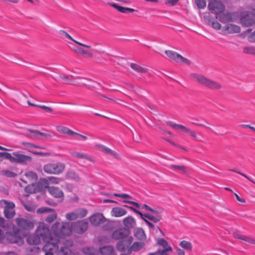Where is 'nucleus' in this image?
<instances>
[{"label":"nucleus","mask_w":255,"mask_h":255,"mask_svg":"<svg viewBox=\"0 0 255 255\" xmlns=\"http://www.w3.org/2000/svg\"><path fill=\"white\" fill-rule=\"evenodd\" d=\"M72 224L67 221L55 222L50 228L48 225L39 223L36 228V233L46 244L54 245V250L59 248L58 244L61 239L69 237L72 235Z\"/></svg>","instance_id":"1"},{"label":"nucleus","mask_w":255,"mask_h":255,"mask_svg":"<svg viewBox=\"0 0 255 255\" xmlns=\"http://www.w3.org/2000/svg\"><path fill=\"white\" fill-rule=\"evenodd\" d=\"M3 157L6 159H8L11 163H14L15 156L13 157L12 155L8 152H0V157Z\"/></svg>","instance_id":"42"},{"label":"nucleus","mask_w":255,"mask_h":255,"mask_svg":"<svg viewBox=\"0 0 255 255\" xmlns=\"http://www.w3.org/2000/svg\"><path fill=\"white\" fill-rule=\"evenodd\" d=\"M1 174L7 177H14L17 175L16 173L8 170H2Z\"/></svg>","instance_id":"49"},{"label":"nucleus","mask_w":255,"mask_h":255,"mask_svg":"<svg viewBox=\"0 0 255 255\" xmlns=\"http://www.w3.org/2000/svg\"><path fill=\"white\" fill-rule=\"evenodd\" d=\"M180 246L183 249L187 251H191L192 249V244L187 241H182L179 244Z\"/></svg>","instance_id":"39"},{"label":"nucleus","mask_w":255,"mask_h":255,"mask_svg":"<svg viewBox=\"0 0 255 255\" xmlns=\"http://www.w3.org/2000/svg\"><path fill=\"white\" fill-rule=\"evenodd\" d=\"M66 176L67 178L73 179L76 181H79L80 180L79 176L73 171H68L66 174Z\"/></svg>","instance_id":"43"},{"label":"nucleus","mask_w":255,"mask_h":255,"mask_svg":"<svg viewBox=\"0 0 255 255\" xmlns=\"http://www.w3.org/2000/svg\"><path fill=\"white\" fill-rule=\"evenodd\" d=\"M204 19L206 22L209 25L211 26L214 29L217 30L221 29L222 25L219 22L214 21L209 17H206Z\"/></svg>","instance_id":"29"},{"label":"nucleus","mask_w":255,"mask_h":255,"mask_svg":"<svg viewBox=\"0 0 255 255\" xmlns=\"http://www.w3.org/2000/svg\"><path fill=\"white\" fill-rule=\"evenodd\" d=\"M156 244L163 248L155 252L158 255H168L167 253L172 251V248L169 245L168 243L163 238H158L156 240Z\"/></svg>","instance_id":"7"},{"label":"nucleus","mask_w":255,"mask_h":255,"mask_svg":"<svg viewBox=\"0 0 255 255\" xmlns=\"http://www.w3.org/2000/svg\"><path fill=\"white\" fill-rule=\"evenodd\" d=\"M208 6L209 10L216 15L221 14L225 9L224 5L221 1L216 0L210 1Z\"/></svg>","instance_id":"6"},{"label":"nucleus","mask_w":255,"mask_h":255,"mask_svg":"<svg viewBox=\"0 0 255 255\" xmlns=\"http://www.w3.org/2000/svg\"><path fill=\"white\" fill-rule=\"evenodd\" d=\"M7 239L11 243L22 245L24 243L22 239L17 233H8L6 235Z\"/></svg>","instance_id":"20"},{"label":"nucleus","mask_w":255,"mask_h":255,"mask_svg":"<svg viewBox=\"0 0 255 255\" xmlns=\"http://www.w3.org/2000/svg\"><path fill=\"white\" fill-rule=\"evenodd\" d=\"M186 133H188L189 135H190L192 137H193L195 140H198V141H201V139L197 137L195 132L194 131L191 130L189 128L188 130H187V132H186Z\"/></svg>","instance_id":"55"},{"label":"nucleus","mask_w":255,"mask_h":255,"mask_svg":"<svg viewBox=\"0 0 255 255\" xmlns=\"http://www.w3.org/2000/svg\"><path fill=\"white\" fill-rule=\"evenodd\" d=\"M71 251L67 247H61L58 252V255H71Z\"/></svg>","instance_id":"44"},{"label":"nucleus","mask_w":255,"mask_h":255,"mask_svg":"<svg viewBox=\"0 0 255 255\" xmlns=\"http://www.w3.org/2000/svg\"><path fill=\"white\" fill-rule=\"evenodd\" d=\"M230 171H233V172H235L236 173H237L240 175H241L242 176L245 177V178H246L247 179H248V180H249L250 181H251L252 182H253L254 184H255V180H253V179H251L249 177H248L247 175H246L244 173H242L241 172H240V171H238V170H236L235 169H230Z\"/></svg>","instance_id":"57"},{"label":"nucleus","mask_w":255,"mask_h":255,"mask_svg":"<svg viewBox=\"0 0 255 255\" xmlns=\"http://www.w3.org/2000/svg\"><path fill=\"white\" fill-rule=\"evenodd\" d=\"M144 217L154 223H158L161 220V217L159 215L153 216L149 214H145Z\"/></svg>","instance_id":"38"},{"label":"nucleus","mask_w":255,"mask_h":255,"mask_svg":"<svg viewBox=\"0 0 255 255\" xmlns=\"http://www.w3.org/2000/svg\"><path fill=\"white\" fill-rule=\"evenodd\" d=\"M58 33L59 36L63 39H70L73 42H74L75 43L78 44L79 45H80L81 46H83L84 47H85L87 49L94 50L92 48V46L91 45H88L85 44L83 43H81L78 41H77L73 39L66 31L64 30H60L58 31Z\"/></svg>","instance_id":"15"},{"label":"nucleus","mask_w":255,"mask_h":255,"mask_svg":"<svg viewBox=\"0 0 255 255\" xmlns=\"http://www.w3.org/2000/svg\"><path fill=\"white\" fill-rule=\"evenodd\" d=\"M65 217L69 221L75 220L78 218L76 211L67 213Z\"/></svg>","instance_id":"48"},{"label":"nucleus","mask_w":255,"mask_h":255,"mask_svg":"<svg viewBox=\"0 0 255 255\" xmlns=\"http://www.w3.org/2000/svg\"><path fill=\"white\" fill-rule=\"evenodd\" d=\"M190 78L198 84L212 90H219L222 89V84L216 81L209 79L203 75L191 73Z\"/></svg>","instance_id":"2"},{"label":"nucleus","mask_w":255,"mask_h":255,"mask_svg":"<svg viewBox=\"0 0 255 255\" xmlns=\"http://www.w3.org/2000/svg\"><path fill=\"white\" fill-rule=\"evenodd\" d=\"M71 154L74 157L81 159H85L89 161L92 160V157L91 156H88L87 154L83 152H73L71 153Z\"/></svg>","instance_id":"36"},{"label":"nucleus","mask_w":255,"mask_h":255,"mask_svg":"<svg viewBox=\"0 0 255 255\" xmlns=\"http://www.w3.org/2000/svg\"><path fill=\"white\" fill-rule=\"evenodd\" d=\"M169 168L174 170H181L184 173H186V167L183 165H177L175 164H171Z\"/></svg>","instance_id":"45"},{"label":"nucleus","mask_w":255,"mask_h":255,"mask_svg":"<svg viewBox=\"0 0 255 255\" xmlns=\"http://www.w3.org/2000/svg\"><path fill=\"white\" fill-rule=\"evenodd\" d=\"M48 192L55 198H60L63 196V192L59 188L50 186L47 188Z\"/></svg>","instance_id":"23"},{"label":"nucleus","mask_w":255,"mask_h":255,"mask_svg":"<svg viewBox=\"0 0 255 255\" xmlns=\"http://www.w3.org/2000/svg\"><path fill=\"white\" fill-rule=\"evenodd\" d=\"M106 219L103 214L98 213L94 214L89 217L91 224L95 226H98L105 222Z\"/></svg>","instance_id":"14"},{"label":"nucleus","mask_w":255,"mask_h":255,"mask_svg":"<svg viewBox=\"0 0 255 255\" xmlns=\"http://www.w3.org/2000/svg\"><path fill=\"white\" fill-rule=\"evenodd\" d=\"M72 224V227L75 232L78 234H82L84 233L88 229V223L85 220L77 221L74 223L69 222ZM72 230V228H71Z\"/></svg>","instance_id":"10"},{"label":"nucleus","mask_w":255,"mask_h":255,"mask_svg":"<svg viewBox=\"0 0 255 255\" xmlns=\"http://www.w3.org/2000/svg\"><path fill=\"white\" fill-rule=\"evenodd\" d=\"M216 18L223 23L230 22L232 20V15L231 13L227 12L226 13H221L216 15Z\"/></svg>","instance_id":"25"},{"label":"nucleus","mask_w":255,"mask_h":255,"mask_svg":"<svg viewBox=\"0 0 255 255\" xmlns=\"http://www.w3.org/2000/svg\"><path fill=\"white\" fill-rule=\"evenodd\" d=\"M15 223L21 230L29 231L34 228L33 222L29 219L17 218L15 219Z\"/></svg>","instance_id":"5"},{"label":"nucleus","mask_w":255,"mask_h":255,"mask_svg":"<svg viewBox=\"0 0 255 255\" xmlns=\"http://www.w3.org/2000/svg\"><path fill=\"white\" fill-rule=\"evenodd\" d=\"M114 196L115 197H121L123 199H126V198L131 199V196L130 195L127 194H125V193H124V194L115 193L114 194Z\"/></svg>","instance_id":"60"},{"label":"nucleus","mask_w":255,"mask_h":255,"mask_svg":"<svg viewBox=\"0 0 255 255\" xmlns=\"http://www.w3.org/2000/svg\"><path fill=\"white\" fill-rule=\"evenodd\" d=\"M76 79H80V81H75V83L77 84L78 86H86L89 88H98L100 86L99 83L90 79L85 78L83 77L76 78Z\"/></svg>","instance_id":"11"},{"label":"nucleus","mask_w":255,"mask_h":255,"mask_svg":"<svg viewBox=\"0 0 255 255\" xmlns=\"http://www.w3.org/2000/svg\"><path fill=\"white\" fill-rule=\"evenodd\" d=\"M65 168L64 163L58 162L56 163H48L43 166V171L49 174L58 175L62 173Z\"/></svg>","instance_id":"3"},{"label":"nucleus","mask_w":255,"mask_h":255,"mask_svg":"<svg viewBox=\"0 0 255 255\" xmlns=\"http://www.w3.org/2000/svg\"><path fill=\"white\" fill-rule=\"evenodd\" d=\"M248 39L250 42L255 43V31L249 36Z\"/></svg>","instance_id":"64"},{"label":"nucleus","mask_w":255,"mask_h":255,"mask_svg":"<svg viewBox=\"0 0 255 255\" xmlns=\"http://www.w3.org/2000/svg\"><path fill=\"white\" fill-rule=\"evenodd\" d=\"M60 181V179L58 177L51 176L48 178H41L40 182L43 183L45 184H48L49 183L51 184H58Z\"/></svg>","instance_id":"33"},{"label":"nucleus","mask_w":255,"mask_h":255,"mask_svg":"<svg viewBox=\"0 0 255 255\" xmlns=\"http://www.w3.org/2000/svg\"><path fill=\"white\" fill-rule=\"evenodd\" d=\"M130 66L133 70L139 73H145L148 71L147 68L136 63H131L130 64Z\"/></svg>","instance_id":"31"},{"label":"nucleus","mask_w":255,"mask_h":255,"mask_svg":"<svg viewBox=\"0 0 255 255\" xmlns=\"http://www.w3.org/2000/svg\"><path fill=\"white\" fill-rule=\"evenodd\" d=\"M204 122H205V123L193 122V123H192V124L193 125H196L197 126L202 127L206 128H207L211 129L210 126H211V125L210 123H209L207 121L204 120Z\"/></svg>","instance_id":"54"},{"label":"nucleus","mask_w":255,"mask_h":255,"mask_svg":"<svg viewBox=\"0 0 255 255\" xmlns=\"http://www.w3.org/2000/svg\"><path fill=\"white\" fill-rule=\"evenodd\" d=\"M72 136H74L77 138H81L82 139H83V140H85L87 139V137L86 136L81 134L77 133L76 132H75V131H74V134H73Z\"/></svg>","instance_id":"63"},{"label":"nucleus","mask_w":255,"mask_h":255,"mask_svg":"<svg viewBox=\"0 0 255 255\" xmlns=\"http://www.w3.org/2000/svg\"><path fill=\"white\" fill-rule=\"evenodd\" d=\"M236 238L245 241L248 243L255 245V239L246 236L237 235L235 237Z\"/></svg>","instance_id":"40"},{"label":"nucleus","mask_w":255,"mask_h":255,"mask_svg":"<svg viewBox=\"0 0 255 255\" xmlns=\"http://www.w3.org/2000/svg\"><path fill=\"white\" fill-rule=\"evenodd\" d=\"M12 154L15 156L14 163H18L22 164H27L31 162L32 160L31 156L14 152Z\"/></svg>","instance_id":"12"},{"label":"nucleus","mask_w":255,"mask_h":255,"mask_svg":"<svg viewBox=\"0 0 255 255\" xmlns=\"http://www.w3.org/2000/svg\"><path fill=\"white\" fill-rule=\"evenodd\" d=\"M129 234V230L126 228H124L115 231L113 233L112 237L114 239L120 240L128 237Z\"/></svg>","instance_id":"17"},{"label":"nucleus","mask_w":255,"mask_h":255,"mask_svg":"<svg viewBox=\"0 0 255 255\" xmlns=\"http://www.w3.org/2000/svg\"><path fill=\"white\" fill-rule=\"evenodd\" d=\"M27 135L32 139H39V131L38 130H28L27 131Z\"/></svg>","instance_id":"41"},{"label":"nucleus","mask_w":255,"mask_h":255,"mask_svg":"<svg viewBox=\"0 0 255 255\" xmlns=\"http://www.w3.org/2000/svg\"><path fill=\"white\" fill-rule=\"evenodd\" d=\"M75 211L76 212L78 218L84 217L87 215L88 213V211L86 209L83 208L78 209Z\"/></svg>","instance_id":"46"},{"label":"nucleus","mask_w":255,"mask_h":255,"mask_svg":"<svg viewBox=\"0 0 255 255\" xmlns=\"http://www.w3.org/2000/svg\"><path fill=\"white\" fill-rule=\"evenodd\" d=\"M111 215L115 217H121L126 215L127 211L121 207H114L111 211Z\"/></svg>","instance_id":"26"},{"label":"nucleus","mask_w":255,"mask_h":255,"mask_svg":"<svg viewBox=\"0 0 255 255\" xmlns=\"http://www.w3.org/2000/svg\"><path fill=\"white\" fill-rule=\"evenodd\" d=\"M56 129L58 132L70 136H72L73 134H74V131L66 127L58 126L56 127Z\"/></svg>","instance_id":"32"},{"label":"nucleus","mask_w":255,"mask_h":255,"mask_svg":"<svg viewBox=\"0 0 255 255\" xmlns=\"http://www.w3.org/2000/svg\"><path fill=\"white\" fill-rule=\"evenodd\" d=\"M145 246V244L141 242H135L130 247V250H133V252H137L142 249Z\"/></svg>","instance_id":"37"},{"label":"nucleus","mask_w":255,"mask_h":255,"mask_svg":"<svg viewBox=\"0 0 255 255\" xmlns=\"http://www.w3.org/2000/svg\"><path fill=\"white\" fill-rule=\"evenodd\" d=\"M54 211V210L53 209L49 208V207H41L37 210V213H43L45 212H53Z\"/></svg>","instance_id":"53"},{"label":"nucleus","mask_w":255,"mask_h":255,"mask_svg":"<svg viewBox=\"0 0 255 255\" xmlns=\"http://www.w3.org/2000/svg\"><path fill=\"white\" fill-rule=\"evenodd\" d=\"M37 179V174L32 171L26 172L21 179L23 182L28 184H33Z\"/></svg>","instance_id":"13"},{"label":"nucleus","mask_w":255,"mask_h":255,"mask_svg":"<svg viewBox=\"0 0 255 255\" xmlns=\"http://www.w3.org/2000/svg\"><path fill=\"white\" fill-rule=\"evenodd\" d=\"M241 31L240 26L236 24L229 23L223 28V31L227 34L238 33Z\"/></svg>","instance_id":"21"},{"label":"nucleus","mask_w":255,"mask_h":255,"mask_svg":"<svg viewBox=\"0 0 255 255\" xmlns=\"http://www.w3.org/2000/svg\"><path fill=\"white\" fill-rule=\"evenodd\" d=\"M58 215L56 213L49 215L45 218V221L48 223H51L57 219Z\"/></svg>","instance_id":"47"},{"label":"nucleus","mask_w":255,"mask_h":255,"mask_svg":"<svg viewBox=\"0 0 255 255\" xmlns=\"http://www.w3.org/2000/svg\"><path fill=\"white\" fill-rule=\"evenodd\" d=\"M59 79L62 80V82L65 84H71L75 85H78L75 84V81H80V79H76V78H81L80 76L74 77L72 75H66L64 74H60L59 76Z\"/></svg>","instance_id":"18"},{"label":"nucleus","mask_w":255,"mask_h":255,"mask_svg":"<svg viewBox=\"0 0 255 255\" xmlns=\"http://www.w3.org/2000/svg\"><path fill=\"white\" fill-rule=\"evenodd\" d=\"M0 202L1 203H4L5 205V207L4 210V215L5 218L7 219L12 218L15 214V212L14 210L15 207L14 204L12 202L5 200H2Z\"/></svg>","instance_id":"9"},{"label":"nucleus","mask_w":255,"mask_h":255,"mask_svg":"<svg viewBox=\"0 0 255 255\" xmlns=\"http://www.w3.org/2000/svg\"><path fill=\"white\" fill-rule=\"evenodd\" d=\"M117 249L119 251H123L125 249V246L123 241L119 242L116 246Z\"/></svg>","instance_id":"59"},{"label":"nucleus","mask_w":255,"mask_h":255,"mask_svg":"<svg viewBox=\"0 0 255 255\" xmlns=\"http://www.w3.org/2000/svg\"><path fill=\"white\" fill-rule=\"evenodd\" d=\"M54 245L52 244H45L43 250L45 252V255H54V253L58 251V249L54 250Z\"/></svg>","instance_id":"34"},{"label":"nucleus","mask_w":255,"mask_h":255,"mask_svg":"<svg viewBox=\"0 0 255 255\" xmlns=\"http://www.w3.org/2000/svg\"><path fill=\"white\" fill-rule=\"evenodd\" d=\"M99 252L102 255H116L114 248L110 246L100 248Z\"/></svg>","instance_id":"28"},{"label":"nucleus","mask_w":255,"mask_h":255,"mask_svg":"<svg viewBox=\"0 0 255 255\" xmlns=\"http://www.w3.org/2000/svg\"><path fill=\"white\" fill-rule=\"evenodd\" d=\"M82 56L84 58H92L93 57V53L90 50L85 49Z\"/></svg>","instance_id":"56"},{"label":"nucleus","mask_w":255,"mask_h":255,"mask_svg":"<svg viewBox=\"0 0 255 255\" xmlns=\"http://www.w3.org/2000/svg\"><path fill=\"white\" fill-rule=\"evenodd\" d=\"M165 53L171 60L176 62L180 61L188 65L190 64V62L188 59L183 57L180 54L175 51L172 50H166L165 51Z\"/></svg>","instance_id":"8"},{"label":"nucleus","mask_w":255,"mask_h":255,"mask_svg":"<svg viewBox=\"0 0 255 255\" xmlns=\"http://www.w3.org/2000/svg\"><path fill=\"white\" fill-rule=\"evenodd\" d=\"M112 6L117 9L118 11L122 12V13H129L132 12L134 11V9L131 8L123 7L120 5H119L117 3H113L112 4Z\"/></svg>","instance_id":"35"},{"label":"nucleus","mask_w":255,"mask_h":255,"mask_svg":"<svg viewBox=\"0 0 255 255\" xmlns=\"http://www.w3.org/2000/svg\"><path fill=\"white\" fill-rule=\"evenodd\" d=\"M15 99L16 102L22 106H25L26 104H28L29 106H35V104L31 103L28 100V96L23 93H19L15 96Z\"/></svg>","instance_id":"19"},{"label":"nucleus","mask_w":255,"mask_h":255,"mask_svg":"<svg viewBox=\"0 0 255 255\" xmlns=\"http://www.w3.org/2000/svg\"><path fill=\"white\" fill-rule=\"evenodd\" d=\"M41 239L35 231L34 234L31 235L27 238V243L31 245H37L41 243Z\"/></svg>","instance_id":"22"},{"label":"nucleus","mask_w":255,"mask_h":255,"mask_svg":"<svg viewBox=\"0 0 255 255\" xmlns=\"http://www.w3.org/2000/svg\"><path fill=\"white\" fill-rule=\"evenodd\" d=\"M95 148L104 154L111 155L117 159H119L120 158V154L117 152L111 149L104 145L97 144L95 145Z\"/></svg>","instance_id":"16"},{"label":"nucleus","mask_w":255,"mask_h":255,"mask_svg":"<svg viewBox=\"0 0 255 255\" xmlns=\"http://www.w3.org/2000/svg\"><path fill=\"white\" fill-rule=\"evenodd\" d=\"M195 2L199 8H204L206 6L205 0H195Z\"/></svg>","instance_id":"52"},{"label":"nucleus","mask_w":255,"mask_h":255,"mask_svg":"<svg viewBox=\"0 0 255 255\" xmlns=\"http://www.w3.org/2000/svg\"><path fill=\"white\" fill-rule=\"evenodd\" d=\"M240 20L242 24L245 26H250L255 24V15L251 11H243L240 14Z\"/></svg>","instance_id":"4"},{"label":"nucleus","mask_w":255,"mask_h":255,"mask_svg":"<svg viewBox=\"0 0 255 255\" xmlns=\"http://www.w3.org/2000/svg\"><path fill=\"white\" fill-rule=\"evenodd\" d=\"M52 136V135L49 133L41 132L39 131V139H43L48 137H51Z\"/></svg>","instance_id":"62"},{"label":"nucleus","mask_w":255,"mask_h":255,"mask_svg":"<svg viewBox=\"0 0 255 255\" xmlns=\"http://www.w3.org/2000/svg\"><path fill=\"white\" fill-rule=\"evenodd\" d=\"M243 51L246 54H255V47L253 46L245 47Z\"/></svg>","instance_id":"51"},{"label":"nucleus","mask_w":255,"mask_h":255,"mask_svg":"<svg viewBox=\"0 0 255 255\" xmlns=\"http://www.w3.org/2000/svg\"><path fill=\"white\" fill-rule=\"evenodd\" d=\"M34 184H29L25 188V190L26 192L29 193H32L34 192V189H32L31 188H33Z\"/></svg>","instance_id":"61"},{"label":"nucleus","mask_w":255,"mask_h":255,"mask_svg":"<svg viewBox=\"0 0 255 255\" xmlns=\"http://www.w3.org/2000/svg\"><path fill=\"white\" fill-rule=\"evenodd\" d=\"M144 222L149 227H150L153 230L156 229L158 230L162 235H164L163 232L162 231L160 227H159L158 226H155L154 224L149 222L148 220H144Z\"/></svg>","instance_id":"50"},{"label":"nucleus","mask_w":255,"mask_h":255,"mask_svg":"<svg viewBox=\"0 0 255 255\" xmlns=\"http://www.w3.org/2000/svg\"><path fill=\"white\" fill-rule=\"evenodd\" d=\"M133 235L134 237L138 240L144 241L146 240V236L144 231L141 228H137L134 230Z\"/></svg>","instance_id":"27"},{"label":"nucleus","mask_w":255,"mask_h":255,"mask_svg":"<svg viewBox=\"0 0 255 255\" xmlns=\"http://www.w3.org/2000/svg\"><path fill=\"white\" fill-rule=\"evenodd\" d=\"M34 107H39L42 109H43L45 112L47 113H51L52 112V109L48 106H44V105H36L35 106H33Z\"/></svg>","instance_id":"58"},{"label":"nucleus","mask_w":255,"mask_h":255,"mask_svg":"<svg viewBox=\"0 0 255 255\" xmlns=\"http://www.w3.org/2000/svg\"><path fill=\"white\" fill-rule=\"evenodd\" d=\"M123 223L126 229H131L135 225L136 221L132 216H128L123 219Z\"/></svg>","instance_id":"24"},{"label":"nucleus","mask_w":255,"mask_h":255,"mask_svg":"<svg viewBox=\"0 0 255 255\" xmlns=\"http://www.w3.org/2000/svg\"><path fill=\"white\" fill-rule=\"evenodd\" d=\"M166 123L168 126L172 127V128L176 129H179L185 133L187 132V130L189 129L188 128L183 125L177 124L171 121H167Z\"/></svg>","instance_id":"30"}]
</instances>
